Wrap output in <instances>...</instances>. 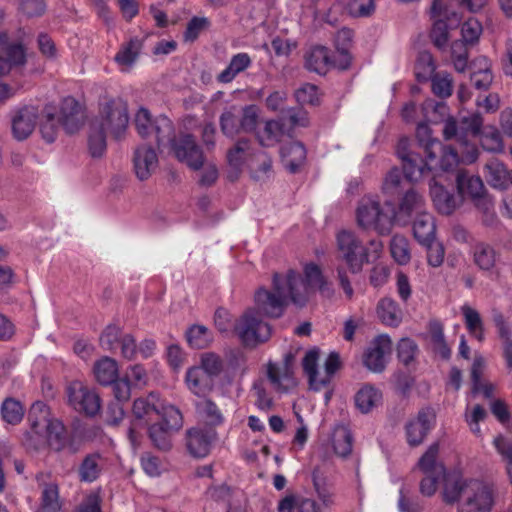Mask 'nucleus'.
<instances>
[{
	"instance_id": "53",
	"label": "nucleus",
	"mask_w": 512,
	"mask_h": 512,
	"mask_svg": "<svg viewBox=\"0 0 512 512\" xmlns=\"http://www.w3.org/2000/svg\"><path fill=\"white\" fill-rule=\"evenodd\" d=\"M436 66L429 52H422L415 64V74L419 81H426L434 75Z\"/></svg>"
},
{
	"instance_id": "52",
	"label": "nucleus",
	"mask_w": 512,
	"mask_h": 512,
	"mask_svg": "<svg viewBox=\"0 0 512 512\" xmlns=\"http://www.w3.org/2000/svg\"><path fill=\"white\" fill-rule=\"evenodd\" d=\"M467 42L456 40L451 45V57L454 68L457 72H464L468 66Z\"/></svg>"
},
{
	"instance_id": "7",
	"label": "nucleus",
	"mask_w": 512,
	"mask_h": 512,
	"mask_svg": "<svg viewBox=\"0 0 512 512\" xmlns=\"http://www.w3.org/2000/svg\"><path fill=\"white\" fill-rule=\"evenodd\" d=\"M301 367L309 389L319 392L329 386L341 369L342 360L339 354H305Z\"/></svg>"
},
{
	"instance_id": "30",
	"label": "nucleus",
	"mask_w": 512,
	"mask_h": 512,
	"mask_svg": "<svg viewBox=\"0 0 512 512\" xmlns=\"http://www.w3.org/2000/svg\"><path fill=\"white\" fill-rule=\"evenodd\" d=\"M333 64L330 50L325 46L311 47L305 56V66L308 70L318 74H325Z\"/></svg>"
},
{
	"instance_id": "45",
	"label": "nucleus",
	"mask_w": 512,
	"mask_h": 512,
	"mask_svg": "<svg viewBox=\"0 0 512 512\" xmlns=\"http://www.w3.org/2000/svg\"><path fill=\"white\" fill-rule=\"evenodd\" d=\"M186 339L192 349H205L212 341V333L203 325H192L186 331Z\"/></svg>"
},
{
	"instance_id": "9",
	"label": "nucleus",
	"mask_w": 512,
	"mask_h": 512,
	"mask_svg": "<svg viewBox=\"0 0 512 512\" xmlns=\"http://www.w3.org/2000/svg\"><path fill=\"white\" fill-rule=\"evenodd\" d=\"M456 187L461 200L470 198L476 208L483 214V222L492 226L497 221L494 202L487 194L482 179L466 171H459L456 176Z\"/></svg>"
},
{
	"instance_id": "38",
	"label": "nucleus",
	"mask_w": 512,
	"mask_h": 512,
	"mask_svg": "<svg viewBox=\"0 0 512 512\" xmlns=\"http://www.w3.org/2000/svg\"><path fill=\"white\" fill-rule=\"evenodd\" d=\"M382 402V392L373 385H363L355 395L356 407L362 413H369Z\"/></svg>"
},
{
	"instance_id": "49",
	"label": "nucleus",
	"mask_w": 512,
	"mask_h": 512,
	"mask_svg": "<svg viewBox=\"0 0 512 512\" xmlns=\"http://www.w3.org/2000/svg\"><path fill=\"white\" fill-rule=\"evenodd\" d=\"M475 264L482 270H490L494 267L496 254L494 249L484 243H478L473 249Z\"/></svg>"
},
{
	"instance_id": "58",
	"label": "nucleus",
	"mask_w": 512,
	"mask_h": 512,
	"mask_svg": "<svg viewBox=\"0 0 512 512\" xmlns=\"http://www.w3.org/2000/svg\"><path fill=\"white\" fill-rule=\"evenodd\" d=\"M402 182V174L401 171L394 167L392 168L386 175L383 185L382 191L384 194L389 196H394L400 193V184Z\"/></svg>"
},
{
	"instance_id": "8",
	"label": "nucleus",
	"mask_w": 512,
	"mask_h": 512,
	"mask_svg": "<svg viewBox=\"0 0 512 512\" xmlns=\"http://www.w3.org/2000/svg\"><path fill=\"white\" fill-rule=\"evenodd\" d=\"M283 277L289 288L290 302L296 306L302 307L307 303L314 287H317L323 294L330 295L331 293L320 268L314 263L305 265L304 277L293 270L288 271Z\"/></svg>"
},
{
	"instance_id": "5",
	"label": "nucleus",
	"mask_w": 512,
	"mask_h": 512,
	"mask_svg": "<svg viewBox=\"0 0 512 512\" xmlns=\"http://www.w3.org/2000/svg\"><path fill=\"white\" fill-rule=\"evenodd\" d=\"M444 501H459L457 512H492L496 494L492 484L479 479H458L447 483L443 491Z\"/></svg>"
},
{
	"instance_id": "63",
	"label": "nucleus",
	"mask_w": 512,
	"mask_h": 512,
	"mask_svg": "<svg viewBox=\"0 0 512 512\" xmlns=\"http://www.w3.org/2000/svg\"><path fill=\"white\" fill-rule=\"evenodd\" d=\"M374 10V0H351L348 4V11L353 17H367Z\"/></svg>"
},
{
	"instance_id": "15",
	"label": "nucleus",
	"mask_w": 512,
	"mask_h": 512,
	"mask_svg": "<svg viewBox=\"0 0 512 512\" xmlns=\"http://www.w3.org/2000/svg\"><path fill=\"white\" fill-rule=\"evenodd\" d=\"M48 414L46 405L43 402H36L31 407L29 420L36 434H41L45 430L49 445L55 450H60L64 446L65 429L59 420L48 418Z\"/></svg>"
},
{
	"instance_id": "26",
	"label": "nucleus",
	"mask_w": 512,
	"mask_h": 512,
	"mask_svg": "<svg viewBox=\"0 0 512 512\" xmlns=\"http://www.w3.org/2000/svg\"><path fill=\"white\" fill-rule=\"evenodd\" d=\"M133 162L137 178L145 180L157 168L158 156L152 147L141 145L134 152Z\"/></svg>"
},
{
	"instance_id": "64",
	"label": "nucleus",
	"mask_w": 512,
	"mask_h": 512,
	"mask_svg": "<svg viewBox=\"0 0 512 512\" xmlns=\"http://www.w3.org/2000/svg\"><path fill=\"white\" fill-rule=\"evenodd\" d=\"M247 148L248 142L245 140H240L227 154L229 165L236 171H239L243 165V156Z\"/></svg>"
},
{
	"instance_id": "57",
	"label": "nucleus",
	"mask_w": 512,
	"mask_h": 512,
	"mask_svg": "<svg viewBox=\"0 0 512 512\" xmlns=\"http://www.w3.org/2000/svg\"><path fill=\"white\" fill-rule=\"evenodd\" d=\"M482 31L481 23L476 18L471 17L461 27L462 40L468 44H475L478 42Z\"/></svg>"
},
{
	"instance_id": "12",
	"label": "nucleus",
	"mask_w": 512,
	"mask_h": 512,
	"mask_svg": "<svg viewBox=\"0 0 512 512\" xmlns=\"http://www.w3.org/2000/svg\"><path fill=\"white\" fill-rule=\"evenodd\" d=\"M233 332L244 346L253 348L270 338L272 328L255 309L247 308L234 322Z\"/></svg>"
},
{
	"instance_id": "21",
	"label": "nucleus",
	"mask_w": 512,
	"mask_h": 512,
	"mask_svg": "<svg viewBox=\"0 0 512 512\" xmlns=\"http://www.w3.org/2000/svg\"><path fill=\"white\" fill-rule=\"evenodd\" d=\"M38 118L39 110L34 105H22L13 108L10 112L13 137L18 141L27 139L34 131Z\"/></svg>"
},
{
	"instance_id": "1",
	"label": "nucleus",
	"mask_w": 512,
	"mask_h": 512,
	"mask_svg": "<svg viewBox=\"0 0 512 512\" xmlns=\"http://www.w3.org/2000/svg\"><path fill=\"white\" fill-rule=\"evenodd\" d=\"M416 139L424 150V157L409 150L410 141L407 137L401 138L397 145V155L402 161L404 175L409 181L418 182L426 176L439 177L454 169L459 163L458 153L433 137L428 123L420 122L417 125Z\"/></svg>"
},
{
	"instance_id": "61",
	"label": "nucleus",
	"mask_w": 512,
	"mask_h": 512,
	"mask_svg": "<svg viewBox=\"0 0 512 512\" xmlns=\"http://www.w3.org/2000/svg\"><path fill=\"white\" fill-rule=\"evenodd\" d=\"M220 126L223 134L231 138L241 130L238 117L230 110L222 113Z\"/></svg>"
},
{
	"instance_id": "36",
	"label": "nucleus",
	"mask_w": 512,
	"mask_h": 512,
	"mask_svg": "<svg viewBox=\"0 0 512 512\" xmlns=\"http://www.w3.org/2000/svg\"><path fill=\"white\" fill-rule=\"evenodd\" d=\"M186 383L191 392L198 397L206 396L213 388L211 378L200 366H194L188 369L186 373Z\"/></svg>"
},
{
	"instance_id": "22",
	"label": "nucleus",
	"mask_w": 512,
	"mask_h": 512,
	"mask_svg": "<svg viewBox=\"0 0 512 512\" xmlns=\"http://www.w3.org/2000/svg\"><path fill=\"white\" fill-rule=\"evenodd\" d=\"M99 343L102 349L111 352H136L138 347L135 338L131 334H123L115 324L106 326L99 337Z\"/></svg>"
},
{
	"instance_id": "47",
	"label": "nucleus",
	"mask_w": 512,
	"mask_h": 512,
	"mask_svg": "<svg viewBox=\"0 0 512 512\" xmlns=\"http://www.w3.org/2000/svg\"><path fill=\"white\" fill-rule=\"evenodd\" d=\"M390 251L393 259L399 265H406L411 259L408 240L402 235H394L390 241Z\"/></svg>"
},
{
	"instance_id": "18",
	"label": "nucleus",
	"mask_w": 512,
	"mask_h": 512,
	"mask_svg": "<svg viewBox=\"0 0 512 512\" xmlns=\"http://www.w3.org/2000/svg\"><path fill=\"white\" fill-rule=\"evenodd\" d=\"M266 373L271 385L277 392L288 393L299 384L295 376L293 354H285L280 361H269L266 366Z\"/></svg>"
},
{
	"instance_id": "28",
	"label": "nucleus",
	"mask_w": 512,
	"mask_h": 512,
	"mask_svg": "<svg viewBox=\"0 0 512 512\" xmlns=\"http://www.w3.org/2000/svg\"><path fill=\"white\" fill-rule=\"evenodd\" d=\"M214 438L215 432L212 430L190 429L187 432V448L189 453L197 458L207 456Z\"/></svg>"
},
{
	"instance_id": "23",
	"label": "nucleus",
	"mask_w": 512,
	"mask_h": 512,
	"mask_svg": "<svg viewBox=\"0 0 512 512\" xmlns=\"http://www.w3.org/2000/svg\"><path fill=\"white\" fill-rule=\"evenodd\" d=\"M25 63V50L21 44L8 42L6 33H0V78Z\"/></svg>"
},
{
	"instance_id": "25",
	"label": "nucleus",
	"mask_w": 512,
	"mask_h": 512,
	"mask_svg": "<svg viewBox=\"0 0 512 512\" xmlns=\"http://www.w3.org/2000/svg\"><path fill=\"white\" fill-rule=\"evenodd\" d=\"M434 415L428 409L421 410L415 419L406 425V437L410 446L420 445L431 428Z\"/></svg>"
},
{
	"instance_id": "43",
	"label": "nucleus",
	"mask_w": 512,
	"mask_h": 512,
	"mask_svg": "<svg viewBox=\"0 0 512 512\" xmlns=\"http://www.w3.org/2000/svg\"><path fill=\"white\" fill-rule=\"evenodd\" d=\"M103 467V460L99 454H91L84 458L79 467L80 480L84 482L95 481Z\"/></svg>"
},
{
	"instance_id": "44",
	"label": "nucleus",
	"mask_w": 512,
	"mask_h": 512,
	"mask_svg": "<svg viewBox=\"0 0 512 512\" xmlns=\"http://www.w3.org/2000/svg\"><path fill=\"white\" fill-rule=\"evenodd\" d=\"M460 310L469 333L479 341L482 340L484 328L479 312L468 304L462 305Z\"/></svg>"
},
{
	"instance_id": "62",
	"label": "nucleus",
	"mask_w": 512,
	"mask_h": 512,
	"mask_svg": "<svg viewBox=\"0 0 512 512\" xmlns=\"http://www.w3.org/2000/svg\"><path fill=\"white\" fill-rule=\"evenodd\" d=\"M427 249V261L432 267H439L444 261L445 249L442 243L435 239L428 244H421Z\"/></svg>"
},
{
	"instance_id": "35",
	"label": "nucleus",
	"mask_w": 512,
	"mask_h": 512,
	"mask_svg": "<svg viewBox=\"0 0 512 512\" xmlns=\"http://www.w3.org/2000/svg\"><path fill=\"white\" fill-rule=\"evenodd\" d=\"M328 446L336 456H348L352 451V436L349 429L344 425H336L328 439Z\"/></svg>"
},
{
	"instance_id": "31",
	"label": "nucleus",
	"mask_w": 512,
	"mask_h": 512,
	"mask_svg": "<svg viewBox=\"0 0 512 512\" xmlns=\"http://www.w3.org/2000/svg\"><path fill=\"white\" fill-rule=\"evenodd\" d=\"M485 370V362L482 357H476L471 369L472 388L470 396L482 395L486 399L492 398L495 385L491 382L482 380L481 376Z\"/></svg>"
},
{
	"instance_id": "27",
	"label": "nucleus",
	"mask_w": 512,
	"mask_h": 512,
	"mask_svg": "<svg viewBox=\"0 0 512 512\" xmlns=\"http://www.w3.org/2000/svg\"><path fill=\"white\" fill-rule=\"evenodd\" d=\"M50 475L40 473L36 479L41 492V507L46 512H59L62 508V502L59 495V486L55 481H47Z\"/></svg>"
},
{
	"instance_id": "34",
	"label": "nucleus",
	"mask_w": 512,
	"mask_h": 512,
	"mask_svg": "<svg viewBox=\"0 0 512 512\" xmlns=\"http://www.w3.org/2000/svg\"><path fill=\"white\" fill-rule=\"evenodd\" d=\"M488 183L500 190H505L512 184V176L506 166L498 159L490 160L486 165Z\"/></svg>"
},
{
	"instance_id": "60",
	"label": "nucleus",
	"mask_w": 512,
	"mask_h": 512,
	"mask_svg": "<svg viewBox=\"0 0 512 512\" xmlns=\"http://www.w3.org/2000/svg\"><path fill=\"white\" fill-rule=\"evenodd\" d=\"M295 98L301 105H315L318 103V88L316 85L306 83L295 91Z\"/></svg>"
},
{
	"instance_id": "46",
	"label": "nucleus",
	"mask_w": 512,
	"mask_h": 512,
	"mask_svg": "<svg viewBox=\"0 0 512 512\" xmlns=\"http://www.w3.org/2000/svg\"><path fill=\"white\" fill-rule=\"evenodd\" d=\"M486 416L487 412L481 405H470L469 403L467 404L464 412V419L470 431L477 437L482 436L479 424L481 421L485 420Z\"/></svg>"
},
{
	"instance_id": "4",
	"label": "nucleus",
	"mask_w": 512,
	"mask_h": 512,
	"mask_svg": "<svg viewBox=\"0 0 512 512\" xmlns=\"http://www.w3.org/2000/svg\"><path fill=\"white\" fill-rule=\"evenodd\" d=\"M129 123L127 103L118 98L106 102L100 116L91 124L88 138L89 152L92 157H101L106 151L105 131H110L120 139L126 132Z\"/></svg>"
},
{
	"instance_id": "24",
	"label": "nucleus",
	"mask_w": 512,
	"mask_h": 512,
	"mask_svg": "<svg viewBox=\"0 0 512 512\" xmlns=\"http://www.w3.org/2000/svg\"><path fill=\"white\" fill-rule=\"evenodd\" d=\"M143 42L133 37L122 43L114 56V62L121 73H129L137 64L142 53Z\"/></svg>"
},
{
	"instance_id": "20",
	"label": "nucleus",
	"mask_w": 512,
	"mask_h": 512,
	"mask_svg": "<svg viewBox=\"0 0 512 512\" xmlns=\"http://www.w3.org/2000/svg\"><path fill=\"white\" fill-rule=\"evenodd\" d=\"M70 405L88 416L96 415L101 408V400L97 392L79 380L72 381L67 387Z\"/></svg>"
},
{
	"instance_id": "11",
	"label": "nucleus",
	"mask_w": 512,
	"mask_h": 512,
	"mask_svg": "<svg viewBox=\"0 0 512 512\" xmlns=\"http://www.w3.org/2000/svg\"><path fill=\"white\" fill-rule=\"evenodd\" d=\"M84 113L81 105L73 97H66L62 100L58 122L62 124L67 133H74L83 124ZM42 138L47 143L56 139L57 121L52 113L47 112L46 120L40 124Z\"/></svg>"
},
{
	"instance_id": "56",
	"label": "nucleus",
	"mask_w": 512,
	"mask_h": 512,
	"mask_svg": "<svg viewBox=\"0 0 512 512\" xmlns=\"http://www.w3.org/2000/svg\"><path fill=\"white\" fill-rule=\"evenodd\" d=\"M423 204V197L418 194L415 190H408L399 205V211L401 214L410 216L413 211L421 208Z\"/></svg>"
},
{
	"instance_id": "41",
	"label": "nucleus",
	"mask_w": 512,
	"mask_h": 512,
	"mask_svg": "<svg viewBox=\"0 0 512 512\" xmlns=\"http://www.w3.org/2000/svg\"><path fill=\"white\" fill-rule=\"evenodd\" d=\"M426 340L433 352H451L444 335V328L438 320H431L428 323Z\"/></svg>"
},
{
	"instance_id": "17",
	"label": "nucleus",
	"mask_w": 512,
	"mask_h": 512,
	"mask_svg": "<svg viewBox=\"0 0 512 512\" xmlns=\"http://www.w3.org/2000/svg\"><path fill=\"white\" fill-rule=\"evenodd\" d=\"M430 17L434 20L430 37L439 49L446 47L449 39V29L457 26L460 17L454 11H450L442 0H433L430 8Z\"/></svg>"
},
{
	"instance_id": "39",
	"label": "nucleus",
	"mask_w": 512,
	"mask_h": 512,
	"mask_svg": "<svg viewBox=\"0 0 512 512\" xmlns=\"http://www.w3.org/2000/svg\"><path fill=\"white\" fill-rule=\"evenodd\" d=\"M379 320L390 327H397L402 321V311L391 298L381 299L376 307Z\"/></svg>"
},
{
	"instance_id": "16",
	"label": "nucleus",
	"mask_w": 512,
	"mask_h": 512,
	"mask_svg": "<svg viewBox=\"0 0 512 512\" xmlns=\"http://www.w3.org/2000/svg\"><path fill=\"white\" fill-rule=\"evenodd\" d=\"M159 420L149 425V437L158 449L168 450L172 446L173 433L182 425V416L177 408L167 406L163 408V415Z\"/></svg>"
},
{
	"instance_id": "40",
	"label": "nucleus",
	"mask_w": 512,
	"mask_h": 512,
	"mask_svg": "<svg viewBox=\"0 0 512 512\" xmlns=\"http://www.w3.org/2000/svg\"><path fill=\"white\" fill-rule=\"evenodd\" d=\"M284 135V125L280 120L267 121L262 130L257 133L261 146L272 147L276 145Z\"/></svg>"
},
{
	"instance_id": "59",
	"label": "nucleus",
	"mask_w": 512,
	"mask_h": 512,
	"mask_svg": "<svg viewBox=\"0 0 512 512\" xmlns=\"http://www.w3.org/2000/svg\"><path fill=\"white\" fill-rule=\"evenodd\" d=\"M390 354H363L362 363L372 373L382 372L389 363Z\"/></svg>"
},
{
	"instance_id": "32",
	"label": "nucleus",
	"mask_w": 512,
	"mask_h": 512,
	"mask_svg": "<svg viewBox=\"0 0 512 512\" xmlns=\"http://www.w3.org/2000/svg\"><path fill=\"white\" fill-rule=\"evenodd\" d=\"M252 65V58L246 52L234 54L226 68L217 76V81L222 84L231 83L239 74L246 71Z\"/></svg>"
},
{
	"instance_id": "48",
	"label": "nucleus",
	"mask_w": 512,
	"mask_h": 512,
	"mask_svg": "<svg viewBox=\"0 0 512 512\" xmlns=\"http://www.w3.org/2000/svg\"><path fill=\"white\" fill-rule=\"evenodd\" d=\"M196 410L210 425H220L224 417L218 406L210 399H203L196 403Z\"/></svg>"
},
{
	"instance_id": "2",
	"label": "nucleus",
	"mask_w": 512,
	"mask_h": 512,
	"mask_svg": "<svg viewBox=\"0 0 512 512\" xmlns=\"http://www.w3.org/2000/svg\"><path fill=\"white\" fill-rule=\"evenodd\" d=\"M134 123L142 138L154 135L160 149L168 147L180 162L191 169L198 170L203 166L204 156L194 137L184 134L176 138L173 123L167 116L153 118L148 109L140 107L135 113Z\"/></svg>"
},
{
	"instance_id": "33",
	"label": "nucleus",
	"mask_w": 512,
	"mask_h": 512,
	"mask_svg": "<svg viewBox=\"0 0 512 512\" xmlns=\"http://www.w3.org/2000/svg\"><path fill=\"white\" fill-rule=\"evenodd\" d=\"M280 154L284 166L291 173H295L306 159L305 146L296 141L283 145Z\"/></svg>"
},
{
	"instance_id": "3",
	"label": "nucleus",
	"mask_w": 512,
	"mask_h": 512,
	"mask_svg": "<svg viewBox=\"0 0 512 512\" xmlns=\"http://www.w3.org/2000/svg\"><path fill=\"white\" fill-rule=\"evenodd\" d=\"M483 118L479 113H471L462 116L459 121L454 117L444 120L443 136L446 140L456 138L462 146L461 159L465 163H473L477 160L479 152L470 139L480 136V142L484 150L499 153L504 149L500 132L495 127H488L481 134Z\"/></svg>"
},
{
	"instance_id": "10",
	"label": "nucleus",
	"mask_w": 512,
	"mask_h": 512,
	"mask_svg": "<svg viewBox=\"0 0 512 512\" xmlns=\"http://www.w3.org/2000/svg\"><path fill=\"white\" fill-rule=\"evenodd\" d=\"M290 301L289 288L282 275H273V291L260 287L254 294V305L249 307L255 309L260 316L267 318H280Z\"/></svg>"
},
{
	"instance_id": "13",
	"label": "nucleus",
	"mask_w": 512,
	"mask_h": 512,
	"mask_svg": "<svg viewBox=\"0 0 512 512\" xmlns=\"http://www.w3.org/2000/svg\"><path fill=\"white\" fill-rule=\"evenodd\" d=\"M438 453L439 445L438 443H433L428 447L418 463L420 470L425 475L420 483V491L425 496H432L440 482H444V486H446L447 483L453 484L458 480L446 473L444 465L437 460Z\"/></svg>"
},
{
	"instance_id": "19",
	"label": "nucleus",
	"mask_w": 512,
	"mask_h": 512,
	"mask_svg": "<svg viewBox=\"0 0 512 512\" xmlns=\"http://www.w3.org/2000/svg\"><path fill=\"white\" fill-rule=\"evenodd\" d=\"M338 257L342 260L352 273L361 271L365 262H368V255L365 247L350 231H340L337 234Z\"/></svg>"
},
{
	"instance_id": "42",
	"label": "nucleus",
	"mask_w": 512,
	"mask_h": 512,
	"mask_svg": "<svg viewBox=\"0 0 512 512\" xmlns=\"http://www.w3.org/2000/svg\"><path fill=\"white\" fill-rule=\"evenodd\" d=\"M96 380L102 385L112 384L118 377V365L110 357H103L94 366Z\"/></svg>"
},
{
	"instance_id": "50",
	"label": "nucleus",
	"mask_w": 512,
	"mask_h": 512,
	"mask_svg": "<svg viewBox=\"0 0 512 512\" xmlns=\"http://www.w3.org/2000/svg\"><path fill=\"white\" fill-rule=\"evenodd\" d=\"M478 63L480 68L472 72L471 81L476 89L487 90L493 81L489 60L486 57H482L478 59Z\"/></svg>"
},
{
	"instance_id": "14",
	"label": "nucleus",
	"mask_w": 512,
	"mask_h": 512,
	"mask_svg": "<svg viewBox=\"0 0 512 512\" xmlns=\"http://www.w3.org/2000/svg\"><path fill=\"white\" fill-rule=\"evenodd\" d=\"M160 400L156 394H149L146 398H138L133 403L134 420L128 430V439L134 450L140 446L141 435L137 431L138 428L151 425L150 423L163 415L160 412Z\"/></svg>"
},
{
	"instance_id": "37",
	"label": "nucleus",
	"mask_w": 512,
	"mask_h": 512,
	"mask_svg": "<svg viewBox=\"0 0 512 512\" xmlns=\"http://www.w3.org/2000/svg\"><path fill=\"white\" fill-rule=\"evenodd\" d=\"M436 224L432 214L420 212L413 223V234L420 244H428L435 239Z\"/></svg>"
},
{
	"instance_id": "55",
	"label": "nucleus",
	"mask_w": 512,
	"mask_h": 512,
	"mask_svg": "<svg viewBox=\"0 0 512 512\" xmlns=\"http://www.w3.org/2000/svg\"><path fill=\"white\" fill-rule=\"evenodd\" d=\"M314 488L318 499L325 508H329L335 503L334 491L324 479H320L314 475L313 477Z\"/></svg>"
},
{
	"instance_id": "6",
	"label": "nucleus",
	"mask_w": 512,
	"mask_h": 512,
	"mask_svg": "<svg viewBox=\"0 0 512 512\" xmlns=\"http://www.w3.org/2000/svg\"><path fill=\"white\" fill-rule=\"evenodd\" d=\"M395 218V207L389 201L381 205L379 200L373 196H365L359 201L356 210L357 224L365 230L388 234L393 227Z\"/></svg>"
},
{
	"instance_id": "29",
	"label": "nucleus",
	"mask_w": 512,
	"mask_h": 512,
	"mask_svg": "<svg viewBox=\"0 0 512 512\" xmlns=\"http://www.w3.org/2000/svg\"><path fill=\"white\" fill-rule=\"evenodd\" d=\"M432 177L430 183V195L437 211L444 215L452 214L457 207L461 204V200L455 197L454 194L447 191L444 186L438 184Z\"/></svg>"
},
{
	"instance_id": "54",
	"label": "nucleus",
	"mask_w": 512,
	"mask_h": 512,
	"mask_svg": "<svg viewBox=\"0 0 512 512\" xmlns=\"http://www.w3.org/2000/svg\"><path fill=\"white\" fill-rule=\"evenodd\" d=\"M432 91L441 98H447L452 94L453 80L452 77L445 74H434L431 78Z\"/></svg>"
},
{
	"instance_id": "51",
	"label": "nucleus",
	"mask_w": 512,
	"mask_h": 512,
	"mask_svg": "<svg viewBox=\"0 0 512 512\" xmlns=\"http://www.w3.org/2000/svg\"><path fill=\"white\" fill-rule=\"evenodd\" d=\"M24 412L22 404L14 398H7L1 405L2 419L8 424L19 423L23 419Z\"/></svg>"
}]
</instances>
